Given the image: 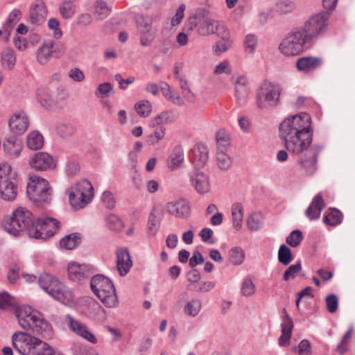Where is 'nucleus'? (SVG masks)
<instances>
[{"label": "nucleus", "instance_id": "52", "mask_svg": "<svg viewBox=\"0 0 355 355\" xmlns=\"http://www.w3.org/2000/svg\"><path fill=\"white\" fill-rule=\"evenodd\" d=\"M106 224L107 227L113 231H121L123 226L122 220L115 214H110L106 218Z\"/></svg>", "mask_w": 355, "mask_h": 355}, {"label": "nucleus", "instance_id": "33", "mask_svg": "<svg viewBox=\"0 0 355 355\" xmlns=\"http://www.w3.org/2000/svg\"><path fill=\"white\" fill-rule=\"evenodd\" d=\"M293 328L292 319L286 315L282 323V335L278 339V343L282 347H286L289 345Z\"/></svg>", "mask_w": 355, "mask_h": 355}, {"label": "nucleus", "instance_id": "44", "mask_svg": "<svg viewBox=\"0 0 355 355\" xmlns=\"http://www.w3.org/2000/svg\"><path fill=\"white\" fill-rule=\"evenodd\" d=\"M216 163L220 169L227 171L232 165V159L227 151H216Z\"/></svg>", "mask_w": 355, "mask_h": 355}, {"label": "nucleus", "instance_id": "60", "mask_svg": "<svg viewBox=\"0 0 355 355\" xmlns=\"http://www.w3.org/2000/svg\"><path fill=\"white\" fill-rule=\"evenodd\" d=\"M353 331V327L351 326L348 331L343 336V339L337 347V351L339 354H344L347 351L348 349V343L350 340Z\"/></svg>", "mask_w": 355, "mask_h": 355}, {"label": "nucleus", "instance_id": "6", "mask_svg": "<svg viewBox=\"0 0 355 355\" xmlns=\"http://www.w3.org/2000/svg\"><path fill=\"white\" fill-rule=\"evenodd\" d=\"M18 173L7 162H0V198L14 200L18 193Z\"/></svg>", "mask_w": 355, "mask_h": 355}, {"label": "nucleus", "instance_id": "2", "mask_svg": "<svg viewBox=\"0 0 355 355\" xmlns=\"http://www.w3.org/2000/svg\"><path fill=\"white\" fill-rule=\"evenodd\" d=\"M15 315L19 325L25 330H31L45 338L53 335V327L44 314L28 305L16 307Z\"/></svg>", "mask_w": 355, "mask_h": 355}, {"label": "nucleus", "instance_id": "12", "mask_svg": "<svg viewBox=\"0 0 355 355\" xmlns=\"http://www.w3.org/2000/svg\"><path fill=\"white\" fill-rule=\"evenodd\" d=\"M60 222L52 217L42 216L35 220L28 230L30 237L45 240L53 236L60 229Z\"/></svg>", "mask_w": 355, "mask_h": 355}, {"label": "nucleus", "instance_id": "30", "mask_svg": "<svg viewBox=\"0 0 355 355\" xmlns=\"http://www.w3.org/2000/svg\"><path fill=\"white\" fill-rule=\"evenodd\" d=\"M322 64V60L317 57H302L296 62L297 70L302 73H309L318 68Z\"/></svg>", "mask_w": 355, "mask_h": 355}, {"label": "nucleus", "instance_id": "32", "mask_svg": "<svg viewBox=\"0 0 355 355\" xmlns=\"http://www.w3.org/2000/svg\"><path fill=\"white\" fill-rule=\"evenodd\" d=\"M46 9L44 3L42 1H37L34 3L30 10V17L32 24H40L46 16Z\"/></svg>", "mask_w": 355, "mask_h": 355}, {"label": "nucleus", "instance_id": "17", "mask_svg": "<svg viewBox=\"0 0 355 355\" xmlns=\"http://www.w3.org/2000/svg\"><path fill=\"white\" fill-rule=\"evenodd\" d=\"M166 209L170 215L180 219H187L191 214L189 202L182 198L168 202Z\"/></svg>", "mask_w": 355, "mask_h": 355}, {"label": "nucleus", "instance_id": "37", "mask_svg": "<svg viewBox=\"0 0 355 355\" xmlns=\"http://www.w3.org/2000/svg\"><path fill=\"white\" fill-rule=\"evenodd\" d=\"M202 309V302L197 298H192L189 300L183 307V312L185 315L196 318Z\"/></svg>", "mask_w": 355, "mask_h": 355}, {"label": "nucleus", "instance_id": "3", "mask_svg": "<svg viewBox=\"0 0 355 355\" xmlns=\"http://www.w3.org/2000/svg\"><path fill=\"white\" fill-rule=\"evenodd\" d=\"M13 349L21 355H46L52 347L39 338L25 331H16L11 337Z\"/></svg>", "mask_w": 355, "mask_h": 355}, {"label": "nucleus", "instance_id": "31", "mask_svg": "<svg viewBox=\"0 0 355 355\" xmlns=\"http://www.w3.org/2000/svg\"><path fill=\"white\" fill-rule=\"evenodd\" d=\"M53 42L49 41L43 42L39 46L36 53V59L38 63L45 65L49 62L53 56Z\"/></svg>", "mask_w": 355, "mask_h": 355}, {"label": "nucleus", "instance_id": "16", "mask_svg": "<svg viewBox=\"0 0 355 355\" xmlns=\"http://www.w3.org/2000/svg\"><path fill=\"white\" fill-rule=\"evenodd\" d=\"M64 321L70 331H71L77 336L81 337L92 344H96L98 343L97 338L89 329L85 324L83 323L77 319L73 318L70 315H67L65 316Z\"/></svg>", "mask_w": 355, "mask_h": 355}, {"label": "nucleus", "instance_id": "24", "mask_svg": "<svg viewBox=\"0 0 355 355\" xmlns=\"http://www.w3.org/2000/svg\"><path fill=\"white\" fill-rule=\"evenodd\" d=\"M68 277L73 281L80 282L87 278L92 272V266L87 264H80L71 262L68 264Z\"/></svg>", "mask_w": 355, "mask_h": 355}, {"label": "nucleus", "instance_id": "19", "mask_svg": "<svg viewBox=\"0 0 355 355\" xmlns=\"http://www.w3.org/2000/svg\"><path fill=\"white\" fill-rule=\"evenodd\" d=\"M30 125L28 115L22 110L12 114L8 120V126L10 131L15 135L24 134Z\"/></svg>", "mask_w": 355, "mask_h": 355}, {"label": "nucleus", "instance_id": "56", "mask_svg": "<svg viewBox=\"0 0 355 355\" xmlns=\"http://www.w3.org/2000/svg\"><path fill=\"white\" fill-rule=\"evenodd\" d=\"M21 11L18 9H14L9 15L6 21V32L7 37L10 35L11 28L19 21Z\"/></svg>", "mask_w": 355, "mask_h": 355}, {"label": "nucleus", "instance_id": "45", "mask_svg": "<svg viewBox=\"0 0 355 355\" xmlns=\"http://www.w3.org/2000/svg\"><path fill=\"white\" fill-rule=\"evenodd\" d=\"M111 8L103 0H96L94 5V13L100 19L106 18L111 12Z\"/></svg>", "mask_w": 355, "mask_h": 355}, {"label": "nucleus", "instance_id": "13", "mask_svg": "<svg viewBox=\"0 0 355 355\" xmlns=\"http://www.w3.org/2000/svg\"><path fill=\"white\" fill-rule=\"evenodd\" d=\"M281 87L275 83L263 81L257 91V105L260 109L276 106L279 102Z\"/></svg>", "mask_w": 355, "mask_h": 355}, {"label": "nucleus", "instance_id": "42", "mask_svg": "<svg viewBox=\"0 0 355 355\" xmlns=\"http://www.w3.org/2000/svg\"><path fill=\"white\" fill-rule=\"evenodd\" d=\"M245 254L239 246L232 248L228 252V260L234 266H240L245 261Z\"/></svg>", "mask_w": 355, "mask_h": 355}, {"label": "nucleus", "instance_id": "51", "mask_svg": "<svg viewBox=\"0 0 355 355\" xmlns=\"http://www.w3.org/2000/svg\"><path fill=\"white\" fill-rule=\"evenodd\" d=\"M59 11L63 18H71L76 12V6L71 1H64L59 6Z\"/></svg>", "mask_w": 355, "mask_h": 355}, {"label": "nucleus", "instance_id": "26", "mask_svg": "<svg viewBox=\"0 0 355 355\" xmlns=\"http://www.w3.org/2000/svg\"><path fill=\"white\" fill-rule=\"evenodd\" d=\"M3 148L8 157L17 159L20 157L24 149V145L20 139L11 136L3 141Z\"/></svg>", "mask_w": 355, "mask_h": 355}, {"label": "nucleus", "instance_id": "11", "mask_svg": "<svg viewBox=\"0 0 355 355\" xmlns=\"http://www.w3.org/2000/svg\"><path fill=\"white\" fill-rule=\"evenodd\" d=\"M310 42L299 28L293 29L279 44L280 52L286 56H295L300 54L305 44Z\"/></svg>", "mask_w": 355, "mask_h": 355}, {"label": "nucleus", "instance_id": "54", "mask_svg": "<svg viewBox=\"0 0 355 355\" xmlns=\"http://www.w3.org/2000/svg\"><path fill=\"white\" fill-rule=\"evenodd\" d=\"M303 239L302 232L299 230L292 231L286 237V243L293 248H296L300 245Z\"/></svg>", "mask_w": 355, "mask_h": 355}, {"label": "nucleus", "instance_id": "46", "mask_svg": "<svg viewBox=\"0 0 355 355\" xmlns=\"http://www.w3.org/2000/svg\"><path fill=\"white\" fill-rule=\"evenodd\" d=\"M343 214L336 209H330L329 213L324 216L323 222L331 226L341 223Z\"/></svg>", "mask_w": 355, "mask_h": 355}, {"label": "nucleus", "instance_id": "39", "mask_svg": "<svg viewBox=\"0 0 355 355\" xmlns=\"http://www.w3.org/2000/svg\"><path fill=\"white\" fill-rule=\"evenodd\" d=\"M216 151H227L231 144L230 135L224 130L218 131L216 134Z\"/></svg>", "mask_w": 355, "mask_h": 355}, {"label": "nucleus", "instance_id": "20", "mask_svg": "<svg viewBox=\"0 0 355 355\" xmlns=\"http://www.w3.org/2000/svg\"><path fill=\"white\" fill-rule=\"evenodd\" d=\"M234 85L236 103L239 106H243L247 103L250 91L248 77L245 75L235 76Z\"/></svg>", "mask_w": 355, "mask_h": 355}, {"label": "nucleus", "instance_id": "62", "mask_svg": "<svg viewBox=\"0 0 355 355\" xmlns=\"http://www.w3.org/2000/svg\"><path fill=\"white\" fill-rule=\"evenodd\" d=\"M48 28L53 31V36L55 39H60L62 36V31L60 28V21L55 18H51L48 21Z\"/></svg>", "mask_w": 355, "mask_h": 355}, {"label": "nucleus", "instance_id": "4", "mask_svg": "<svg viewBox=\"0 0 355 355\" xmlns=\"http://www.w3.org/2000/svg\"><path fill=\"white\" fill-rule=\"evenodd\" d=\"M35 223L33 214L24 207H19L12 214L6 216L2 220L1 227L4 231L13 236H19L21 233L27 230Z\"/></svg>", "mask_w": 355, "mask_h": 355}, {"label": "nucleus", "instance_id": "1", "mask_svg": "<svg viewBox=\"0 0 355 355\" xmlns=\"http://www.w3.org/2000/svg\"><path fill=\"white\" fill-rule=\"evenodd\" d=\"M279 138L285 148L290 153L300 155L297 163L308 175L317 170V154L310 152L313 139V129L310 115L300 112L286 118L279 125Z\"/></svg>", "mask_w": 355, "mask_h": 355}, {"label": "nucleus", "instance_id": "35", "mask_svg": "<svg viewBox=\"0 0 355 355\" xmlns=\"http://www.w3.org/2000/svg\"><path fill=\"white\" fill-rule=\"evenodd\" d=\"M44 144V137L38 130L31 131L26 136V146L31 150H40Z\"/></svg>", "mask_w": 355, "mask_h": 355}, {"label": "nucleus", "instance_id": "41", "mask_svg": "<svg viewBox=\"0 0 355 355\" xmlns=\"http://www.w3.org/2000/svg\"><path fill=\"white\" fill-rule=\"evenodd\" d=\"M80 234L72 233L62 238L60 241V245L61 248L71 250L76 248L80 243Z\"/></svg>", "mask_w": 355, "mask_h": 355}, {"label": "nucleus", "instance_id": "61", "mask_svg": "<svg viewBox=\"0 0 355 355\" xmlns=\"http://www.w3.org/2000/svg\"><path fill=\"white\" fill-rule=\"evenodd\" d=\"M101 201L108 209H113L115 207L116 200L114 193L110 191H105L101 195Z\"/></svg>", "mask_w": 355, "mask_h": 355}, {"label": "nucleus", "instance_id": "64", "mask_svg": "<svg viewBox=\"0 0 355 355\" xmlns=\"http://www.w3.org/2000/svg\"><path fill=\"white\" fill-rule=\"evenodd\" d=\"M80 171L79 164L75 160H69L67 162L65 173L67 176H74L78 173Z\"/></svg>", "mask_w": 355, "mask_h": 355}, {"label": "nucleus", "instance_id": "38", "mask_svg": "<svg viewBox=\"0 0 355 355\" xmlns=\"http://www.w3.org/2000/svg\"><path fill=\"white\" fill-rule=\"evenodd\" d=\"M246 224L250 231L257 232L263 227V216L259 212L252 213L248 217Z\"/></svg>", "mask_w": 355, "mask_h": 355}, {"label": "nucleus", "instance_id": "55", "mask_svg": "<svg viewBox=\"0 0 355 355\" xmlns=\"http://www.w3.org/2000/svg\"><path fill=\"white\" fill-rule=\"evenodd\" d=\"M113 92V87L111 83H103L98 86L95 92V95L98 98H103L110 96Z\"/></svg>", "mask_w": 355, "mask_h": 355}, {"label": "nucleus", "instance_id": "10", "mask_svg": "<svg viewBox=\"0 0 355 355\" xmlns=\"http://www.w3.org/2000/svg\"><path fill=\"white\" fill-rule=\"evenodd\" d=\"M329 18V14L327 12H318L310 16L303 26L298 28L311 42L326 33Z\"/></svg>", "mask_w": 355, "mask_h": 355}, {"label": "nucleus", "instance_id": "63", "mask_svg": "<svg viewBox=\"0 0 355 355\" xmlns=\"http://www.w3.org/2000/svg\"><path fill=\"white\" fill-rule=\"evenodd\" d=\"M232 46L233 44L218 41L212 46V51L216 55L219 56L229 51L232 47Z\"/></svg>", "mask_w": 355, "mask_h": 355}, {"label": "nucleus", "instance_id": "36", "mask_svg": "<svg viewBox=\"0 0 355 355\" xmlns=\"http://www.w3.org/2000/svg\"><path fill=\"white\" fill-rule=\"evenodd\" d=\"M161 92L165 98L172 104L178 106H182L184 104L183 98L178 92L172 89L169 85L165 84L161 88Z\"/></svg>", "mask_w": 355, "mask_h": 355}, {"label": "nucleus", "instance_id": "49", "mask_svg": "<svg viewBox=\"0 0 355 355\" xmlns=\"http://www.w3.org/2000/svg\"><path fill=\"white\" fill-rule=\"evenodd\" d=\"M155 130L148 136L147 141L150 145H155L162 141L166 135V128L164 126H158L155 128Z\"/></svg>", "mask_w": 355, "mask_h": 355}, {"label": "nucleus", "instance_id": "59", "mask_svg": "<svg viewBox=\"0 0 355 355\" xmlns=\"http://www.w3.org/2000/svg\"><path fill=\"white\" fill-rule=\"evenodd\" d=\"M232 66L229 61L224 60L215 66L213 72L216 75L230 74L232 72Z\"/></svg>", "mask_w": 355, "mask_h": 355}, {"label": "nucleus", "instance_id": "57", "mask_svg": "<svg viewBox=\"0 0 355 355\" xmlns=\"http://www.w3.org/2000/svg\"><path fill=\"white\" fill-rule=\"evenodd\" d=\"M302 270L301 261H299L296 263L290 266L284 272V279L288 281L290 279H293Z\"/></svg>", "mask_w": 355, "mask_h": 355}, {"label": "nucleus", "instance_id": "14", "mask_svg": "<svg viewBox=\"0 0 355 355\" xmlns=\"http://www.w3.org/2000/svg\"><path fill=\"white\" fill-rule=\"evenodd\" d=\"M137 28L139 34V42L142 46H150L155 40L157 31L152 27L150 17L143 15L136 19Z\"/></svg>", "mask_w": 355, "mask_h": 355}, {"label": "nucleus", "instance_id": "43", "mask_svg": "<svg viewBox=\"0 0 355 355\" xmlns=\"http://www.w3.org/2000/svg\"><path fill=\"white\" fill-rule=\"evenodd\" d=\"M243 49L250 55H254L258 46V37L252 33L247 34L243 41Z\"/></svg>", "mask_w": 355, "mask_h": 355}, {"label": "nucleus", "instance_id": "50", "mask_svg": "<svg viewBox=\"0 0 355 355\" xmlns=\"http://www.w3.org/2000/svg\"><path fill=\"white\" fill-rule=\"evenodd\" d=\"M241 292L245 297H250L256 293V286L250 277H246L243 279L241 286Z\"/></svg>", "mask_w": 355, "mask_h": 355}, {"label": "nucleus", "instance_id": "8", "mask_svg": "<svg viewBox=\"0 0 355 355\" xmlns=\"http://www.w3.org/2000/svg\"><path fill=\"white\" fill-rule=\"evenodd\" d=\"M38 282L40 287L54 299L67 305L73 303L71 291L56 277L45 273L39 277Z\"/></svg>", "mask_w": 355, "mask_h": 355}, {"label": "nucleus", "instance_id": "22", "mask_svg": "<svg viewBox=\"0 0 355 355\" xmlns=\"http://www.w3.org/2000/svg\"><path fill=\"white\" fill-rule=\"evenodd\" d=\"M223 24L224 23L220 20H217L214 18H207L201 21L198 25L196 22H193V25L190 29H193V28L198 26L197 33L199 35L208 36L214 34L216 35Z\"/></svg>", "mask_w": 355, "mask_h": 355}, {"label": "nucleus", "instance_id": "9", "mask_svg": "<svg viewBox=\"0 0 355 355\" xmlns=\"http://www.w3.org/2000/svg\"><path fill=\"white\" fill-rule=\"evenodd\" d=\"M26 194L28 199L36 204L49 203L51 200V189L49 182L36 175L29 176Z\"/></svg>", "mask_w": 355, "mask_h": 355}, {"label": "nucleus", "instance_id": "29", "mask_svg": "<svg viewBox=\"0 0 355 355\" xmlns=\"http://www.w3.org/2000/svg\"><path fill=\"white\" fill-rule=\"evenodd\" d=\"M184 162V153L183 148L180 146H175L171 150L168 159L167 166L171 171H175L180 168Z\"/></svg>", "mask_w": 355, "mask_h": 355}, {"label": "nucleus", "instance_id": "53", "mask_svg": "<svg viewBox=\"0 0 355 355\" xmlns=\"http://www.w3.org/2000/svg\"><path fill=\"white\" fill-rule=\"evenodd\" d=\"M73 355H99L93 348L87 349L86 346L81 343H74L71 347Z\"/></svg>", "mask_w": 355, "mask_h": 355}, {"label": "nucleus", "instance_id": "5", "mask_svg": "<svg viewBox=\"0 0 355 355\" xmlns=\"http://www.w3.org/2000/svg\"><path fill=\"white\" fill-rule=\"evenodd\" d=\"M93 293L107 308L116 307L119 304L116 289L112 282L103 275L94 276L90 281Z\"/></svg>", "mask_w": 355, "mask_h": 355}, {"label": "nucleus", "instance_id": "34", "mask_svg": "<svg viewBox=\"0 0 355 355\" xmlns=\"http://www.w3.org/2000/svg\"><path fill=\"white\" fill-rule=\"evenodd\" d=\"M244 207L240 202H234L231 206L232 226L236 230H240L243 225Z\"/></svg>", "mask_w": 355, "mask_h": 355}, {"label": "nucleus", "instance_id": "15", "mask_svg": "<svg viewBox=\"0 0 355 355\" xmlns=\"http://www.w3.org/2000/svg\"><path fill=\"white\" fill-rule=\"evenodd\" d=\"M58 159L46 152H37L29 157L28 164L35 171L41 172L56 168Z\"/></svg>", "mask_w": 355, "mask_h": 355}, {"label": "nucleus", "instance_id": "40", "mask_svg": "<svg viewBox=\"0 0 355 355\" xmlns=\"http://www.w3.org/2000/svg\"><path fill=\"white\" fill-rule=\"evenodd\" d=\"M1 63L4 68L8 69H11L14 67L16 63V55L12 49L6 48L2 51Z\"/></svg>", "mask_w": 355, "mask_h": 355}, {"label": "nucleus", "instance_id": "28", "mask_svg": "<svg viewBox=\"0 0 355 355\" xmlns=\"http://www.w3.org/2000/svg\"><path fill=\"white\" fill-rule=\"evenodd\" d=\"M324 207L325 203L322 196L321 193H318L314 196L309 207L306 209L305 215L311 220H318Z\"/></svg>", "mask_w": 355, "mask_h": 355}, {"label": "nucleus", "instance_id": "18", "mask_svg": "<svg viewBox=\"0 0 355 355\" xmlns=\"http://www.w3.org/2000/svg\"><path fill=\"white\" fill-rule=\"evenodd\" d=\"M189 182L191 187L200 195H205L211 191L210 177L203 171L196 170L191 172L189 174Z\"/></svg>", "mask_w": 355, "mask_h": 355}, {"label": "nucleus", "instance_id": "48", "mask_svg": "<svg viewBox=\"0 0 355 355\" xmlns=\"http://www.w3.org/2000/svg\"><path fill=\"white\" fill-rule=\"evenodd\" d=\"M278 260L284 265L288 266L293 261V256L290 248L284 244L280 245L278 250Z\"/></svg>", "mask_w": 355, "mask_h": 355}, {"label": "nucleus", "instance_id": "25", "mask_svg": "<svg viewBox=\"0 0 355 355\" xmlns=\"http://www.w3.org/2000/svg\"><path fill=\"white\" fill-rule=\"evenodd\" d=\"M116 255L117 270L121 276H125L133 265L130 252L127 248H119L116 250Z\"/></svg>", "mask_w": 355, "mask_h": 355}, {"label": "nucleus", "instance_id": "47", "mask_svg": "<svg viewBox=\"0 0 355 355\" xmlns=\"http://www.w3.org/2000/svg\"><path fill=\"white\" fill-rule=\"evenodd\" d=\"M135 109L139 116L146 118L151 114L153 106L149 101L141 100L135 105Z\"/></svg>", "mask_w": 355, "mask_h": 355}, {"label": "nucleus", "instance_id": "7", "mask_svg": "<svg viewBox=\"0 0 355 355\" xmlns=\"http://www.w3.org/2000/svg\"><path fill=\"white\" fill-rule=\"evenodd\" d=\"M71 206L80 209L87 206L94 197V188L87 180L83 179L66 189Z\"/></svg>", "mask_w": 355, "mask_h": 355}, {"label": "nucleus", "instance_id": "21", "mask_svg": "<svg viewBox=\"0 0 355 355\" xmlns=\"http://www.w3.org/2000/svg\"><path fill=\"white\" fill-rule=\"evenodd\" d=\"M189 159L194 167L203 168L209 159V150L202 143L196 144L191 150Z\"/></svg>", "mask_w": 355, "mask_h": 355}, {"label": "nucleus", "instance_id": "23", "mask_svg": "<svg viewBox=\"0 0 355 355\" xmlns=\"http://www.w3.org/2000/svg\"><path fill=\"white\" fill-rule=\"evenodd\" d=\"M178 113L173 110H166L152 117L148 121L149 127L154 128L173 123L178 119Z\"/></svg>", "mask_w": 355, "mask_h": 355}, {"label": "nucleus", "instance_id": "58", "mask_svg": "<svg viewBox=\"0 0 355 355\" xmlns=\"http://www.w3.org/2000/svg\"><path fill=\"white\" fill-rule=\"evenodd\" d=\"M216 35L220 38V42L231 44H234V40L231 37L230 31L225 24H223Z\"/></svg>", "mask_w": 355, "mask_h": 355}, {"label": "nucleus", "instance_id": "27", "mask_svg": "<svg viewBox=\"0 0 355 355\" xmlns=\"http://www.w3.org/2000/svg\"><path fill=\"white\" fill-rule=\"evenodd\" d=\"M162 218V211L157 206H153L150 211L147 222V234L148 236H154L156 235L159 229Z\"/></svg>", "mask_w": 355, "mask_h": 355}]
</instances>
